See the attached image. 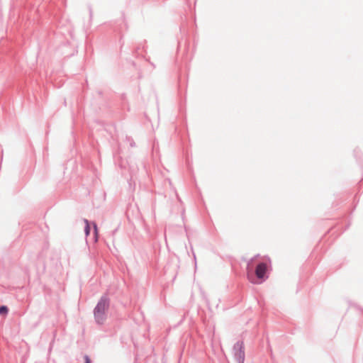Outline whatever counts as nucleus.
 Here are the masks:
<instances>
[{"instance_id":"1","label":"nucleus","mask_w":363,"mask_h":363,"mask_svg":"<svg viewBox=\"0 0 363 363\" xmlns=\"http://www.w3.org/2000/svg\"><path fill=\"white\" fill-rule=\"evenodd\" d=\"M109 299L103 296L99 300L94 309V318L99 324H103L106 319V312L109 308Z\"/></svg>"},{"instance_id":"2","label":"nucleus","mask_w":363,"mask_h":363,"mask_svg":"<svg viewBox=\"0 0 363 363\" xmlns=\"http://www.w3.org/2000/svg\"><path fill=\"white\" fill-rule=\"evenodd\" d=\"M235 357L238 363H243L245 359L244 345L242 342H237L234 345Z\"/></svg>"},{"instance_id":"3","label":"nucleus","mask_w":363,"mask_h":363,"mask_svg":"<svg viewBox=\"0 0 363 363\" xmlns=\"http://www.w3.org/2000/svg\"><path fill=\"white\" fill-rule=\"evenodd\" d=\"M268 267L265 263L259 264L255 269V274L258 279H263L267 272Z\"/></svg>"},{"instance_id":"4","label":"nucleus","mask_w":363,"mask_h":363,"mask_svg":"<svg viewBox=\"0 0 363 363\" xmlns=\"http://www.w3.org/2000/svg\"><path fill=\"white\" fill-rule=\"evenodd\" d=\"M8 312V308L6 306H1L0 307V314H6Z\"/></svg>"},{"instance_id":"5","label":"nucleus","mask_w":363,"mask_h":363,"mask_svg":"<svg viewBox=\"0 0 363 363\" xmlns=\"http://www.w3.org/2000/svg\"><path fill=\"white\" fill-rule=\"evenodd\" d=\"M86 222V227H85V233L86 234V235H88L89 234V231H90V228L89 226V224H88V221L87 220H85Z\"/></svg>"},{"instance_id":"6","label":"nucleus","mask_w":363,"mask_h":363,"mask_svg":"<svg viewBox=\"0 0 363 363\" xmlns=\"http://www.w3.org/2000/svg\"><path fill=\"white\" fill-rule=\"evenodd\" d=\"M85 363H91V360L88 356L84 357Z\"/></svg>"}]
</instances>
